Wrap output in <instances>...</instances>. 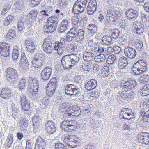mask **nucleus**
Listing matches in <instances>:
<instances>
[{
    "mask_svg": "<svg viewBox=\"0 0 149 149\" xmlns=\"http://www.w3.org/2000/svg\"><path fill=\"white\" fill-rule=\"evenodd\" d=\"M148 63L145 61L139 60L133 64L132 72L136 75L143 73L148 69Z\"/></svg>",
    "mask_w": 149,
    "mask_h": 149,
    "instance_id": "f257e3e1",
    "label": "nucleus"
},
{
    "mask_svg": "<svg viewBox=\"0 0 149 149\" xmlns=\"http://www.w3.org/2000/svg\"><path fill=\"white\" fill-rule=\"evenodd\" d=\"M87 2V0H77L73 6V13L77 14L82 13L86 6Z\"/></svg>",
    "mask_w": 149,
    "mask_h": 149,
    "instance_id": "f03ea898",
    "label": "nucleus"
},
{
    "mask_svg": "<svg viewBox=\"0 0 149 149\" xmlns=\"http://www.w3.org/2000/svg\"><path fill=\"white\" fill-rule=\"evenodd\" d=\"M65 93L68 95L78 96L80 94V89L76 86L73 85L68 84H67L65 90Z\"/></svg>",
    "mask_w": 149,
    "mask_h": 149,
    "instance_id": "7ed1b4c3",
    "label": "nucleus"
},
{
    "mask_svg": "<svg viewBox=\"0 0 149 149\" xmlns=\"http://www.w3.org/2000/svg\"><path fill=\"white\" fill-rule=\"evenodd\" d=\"M28 89L33 96L36 95L38 91V81L36 79L30 77L29 79Z\"/></svg>",
    "mask_w": 149,
    "mask_h": 149,
    "instance_id": "20e7f679",
    "label": "nucleus"
},
{
    "mask_svg": "<svg viewBox=\"0 0 149 149\" xmlns=\"http://www.w3.org/2000/svg\"><path fill=\"white\" fill-rule=\"evenodd\" d=\"M56 78H52L46 87V95L52 96L55 92L56 87Z\"/></svg>",
    "mask_w": 149,
    "mask_h": 149,
    "instance_id": "39448f33",
    "label": "nucleus"
},
{
    "mask_svg": "<svg viewBox=\"0 0 149 149\" xmlns=\"http://www.w3.org/2000/svg\"><path fill=\"white\" fill-rule=\"evenodd\" d=\"M76 121L74 120H65L62 121L61 126L65 131L71 132L76 127Z\"/></svg>",
    "mask_w": 149,
    "mask_h": 149,
    "instance_id": "423d86ee",
    "label": "nucleus"
},
{
    "mask_svg": "<svg viewBox=\"0 0 149 149\" xmlns=\"http://www.w3.org/2000/svg\"><path fill=\"white\" fill-rule=\"evenodd\" d=\"M80 139L76 136L68 135L65 137L64 141L68 146L74 147L76 143L79 144Z\"/></svg>",
    "mask_w": 149,
    "mask_h": 149,
    "instance_id": "0eeeda50",
    "label": "nucleus"
},
{
    "mask_svg": "<svg viewBox=\"0 0 149 149\" xmlns=\"http://www.w3.org/2000/svg\"><path fill=\"white\" fill-rule=\"evenodd\" d=\"M121 15L120 13L118 11L113 10H109L107 12L106 18L111 21L115 22Z\"/></svg>",
    "mask_w": 149,
    "mask_h": 149,
    "instance_id": "6e6552de",
    "label": "nucleus"
},
{
    "mask_svg": "<svg viewBox=\"0 0 149 149\" xmlns=\"http://www.w3.org/2000/svg\"><path fill=\"white\" fill-rule=\"evenodd\" d=\"M6 77L7 80L10 81H14L13 79L17 77V72L15 69L11 68H8L6 71Z\"/></svg>",
    "mask_w": 149,
    "mask_h": 149,
    "instance_id": "1a4fd4ad",
    "label": "nucleus"
},
{
    "mask_svg": "<svg viewBox=\"0 0 149 149\" xmlns=\"http://www.w3.org/2000/svg\"><path fill=\"white\" fill-rule=\"evenodd\" d=\"M44 51L47 54H50L52 50V45L51 39L49 38H46L43 44Z\"/></svg>",
    "mask_w": 149,
    "mask_h": 149,
    "instance_id": "9d476101",
    "label": "nucleus"
},
{
    "mask_svg": "<svg viewBox=\"0 0 149 149\" xmlns=\"http://www.w3.org/2000/svg\"><path fill=\"white\" fill-rule=\"evenodd\" d=\"M77 29L76 28L74 27L70 30L67 33L66 36V40L67 41H70L74 39L77 42L76 37L77 35Z\"/></svg>",
    "mask_w": 149,
    "mask_h": 149,
    "instance_id": "9b49d317",
    "label": "nucleus"
},
{
    "mask_svg": "<svg viewBox=\"0 0 149 149\" xmlns=\"http://www.w3.org/2000/svg\"><path fill=\"white\" fill-rule=\"evenodd\" d=\"M10 45L6 43H2L0 47V53L4 57H8L10 54Z\"/></svg>",
    "mask_w": 149,
    "mask_h": 149,
    "instance_id": "f8f14e48",
    "label": "nucleus"
},
{
    "mask_svg": "<svg viewBox=\"0 0 149 149\" xmlns=\"http://www.w3.org/2000/svg\"><path fill=\"white\" fill-rule=\"evenodd\" d=\"M57 25L54 23L48 21L46 22L44 26L45 32L46 33H50L54 32L56 29Z\"/></svg>",
    "mask_w": 149,
    "mask_h": 149,
    "instance_id": "ddd939ff",
    "label": "nucleus"
},
{
    "mask_svg": "<svg viewBox=\"0 0 149 149\" xmlns=\"http://www.w3.org/2000/svg\"><path fill=\"white\" fill-rule=\"evenodd\" d=\"M124 53L126 57L130 58H134L136 55L135 49L130 47H125L124 50Z\"/></svg>",
    "mask_w": 149,
    "mask_h": 149,
    "instance_id": "4468645a",
    "label": "nucleus"
},
{
    "mask_svg": "<svg viewBox=\"0 0 149 149\" xmlns=\"http://www.w3.org/2000/svg\"><path fill=\"white\" fill-rule=\"evenodd\" d=\"M125 14L127 19L135 20L138 15L137 11L131 8L127 10Z\"/></svg>",
    "mask_w": 149,
    "mask_h": 149,
    "instance_id": "2eb2a0df",
    "label": "nucleus"
},
{
    "mask_svg": "<svg viewBox=\"0 0 149 149\" xmlns=\"http://www.w3.org/2000/svg\"><path fill=\"white\" fill-rule=\"evenodd\" d=\"M97 5L96 0H90L87 8L88 14H93L94 13L96 10Z\"/></svg>",
    "mask_w": 149,
    "mask_h": 149,
    "instance_id": "dca6fc26",
    "label": "nucleus"
},
{
    "mask_svg": "<svg viewBox=\"0 0 149 149\" xmlns=\"http://www.w3.org/2000/svg\"><path fill=\"white\" fill-rule=\"evenodd\" d=\"M45 130L48 133L52 134L56 130L54 122L51 120L48 121L45 124Z\"/></svg>",
    "mask_w": 149,
    "mask_h": 149,
    "instance_id": "f3484780",
    "label": "nucleus"
},
{
    "mask_svg": "<svg viewBox=\"0 0 149 149\" xmlns=\"http://www.w3.org/2000/svg\"><path fill=\"white\" fill-rule=\"evenodd\" d=\"M52 69L49 66L45 67L41 73L42 79L46 81L50 78L52 72Z\"/></svg>",
    "mask_w": 149,
    "mask_h": 149,
    "instance_id": "a211bd4d",
    "label": "nucleus"
},
{
    "mask_svg": "<svg viewBox=\"0 0 149 149\" xmlns=\"http://www.w3.org/2000/svg\"><path fill=\"white\" fill-rule=\"evenodd\" d=\"M61 63L63 67L65 69L70 68L73 66L71 64V61L68 55H66L62 57L61 60Z\"/></svg>",
    "mask_w": 149,
    "mask_h": 149,
    "instance_id": "6ab92c4d",
    "label": "nucleus"
},
{
    "mask_svg": "<svg viewBox=\"0 0 149 149\" xmlns=\"http://www.w3.org/2000/svg\"><path fill=\"white\" fill-rule=\"evenodd\" d=\"M20 66L25 70H27L29 68V62L24 53H22L21 54V58L20 61Z\"/></svg>",
    "mask_w": 149,
    "mask_h": 149,
    "instance_id": "aec40b11",
    "label": "nucleus"
},
{
    "mask_svg": "<svg viewBox=\"0 0 149 149\" xmlns=\"http://www.w3.org/2000/svg\"><path fill=\"white\" fill-rule=\"evenodd\" d=\"M97 52L95 50L86 51L83 54V58L85 60L90 61L92 60L94 57L97 55Z\"/></svg>",
    "mask_w": 149,
    "mask_h": 149,
    "instance_id": "412c9836",
    "label": "nucleus"
},
{
    "mask_svg": "<svg viewBox=\"0 0 149 149\" xmlns=\"http://www.w3.org/2000/svg\"><path fill=\"white\" fill-rule=\"evenodd\" d=\"M127 91H120L119 92L116 96L117 101L119 103L124 102L127 101Z\"/></svg>",
    "mask_w": 149,
    "mask_h": 149,
    "instance_id": "4be33fe9",
    "label": "nucleus"
},
{
    "mask_svg": "<svg viewBox=\"0 0 149 149\" xmlns=\"http://www.w3.org/2000/svg\"><path fill=\"white\" fill-rule=\"evenodd\" d=\"M71 109L70 112L68 113H66L68 116V117H72L74 118V117H77L79 116L81 113V110L79 107H73Z\"/></svg>",
    "mask_w": 149,
    "mask_h": 149,
    "instance_id": "5701e85b",
    "label": "nucleus"
},
{
    "mask_svg": "<svg viewBox=\"0 0 149 149\" xmlns=\"http://www.w3.org/2000/svg\"><path fill=\"white\" fill-rule=\"evenodd\" d=\"M20 103L22 109L25 111H28L30 109V104L25 96L21 97Z\"/></svg>",
    "mask_w": 149,
    "mask_h": 149,
    "instance_id": "b1692460",
    "label": "nucleus"
},
{
    "mask_svg": "<svg viewBox=\"0 0 149 149\" xmlns=\"http://www.w3.org/2000/svg\"><path fill=\"white\" fill-rule=\"evenodd\" d=\"M128 64V59L125 57L120 58L118 61V66L122 69H125Z\"/></svg>",
    "mask_w": 149,
    "mask_h": 149,
    "instance_id": "393cba45",
    "label": "nucleus"
},
{
    "mask_svg": "<svg viewBox=\"0 0 149 149\" xmlns=\"http://www.w3.org/2000/svg\"><path fill=\"white\" fill-rule=\"evenodd\" d=\"M71 107L67 106L65 104H61L59 107V111L62 113H64V116L66 118L68 117V116L66 115L71 111Z\"/></svg>",
    "mask_w": 149,
    "mask_h": 149,
    "instance_id": "a878e982",
    "label": "nucleus"
},
{
    "mask_svg": "<svg viewBox=\"0 0 149 149\" xmlns=\"http://www.w3.org/2000/svg\"><path fill=\"white\" fill-rule=\"evenodd\" d=\"M97 86V81L94 79H92L88 82L85 87L87 90L90 91L94 89Z\"/></svg>",
    "mask_w": 149,
    "mask_h": 149,
    "instance_id": "bb28decb",
    "label": "nucleus"
},
{
    "mask_svg": "<svg viewBox=\"0 0 149 149\" xmlns=\"http://www.w3.org/2000/svg\"><path fill=\"white\" fill-rule=\"evenodd\" d=\"M136 85L135 81L133 79H130L123 83L124 88L130 89L134 88Z\"/></svg>",
    "mask_w": 149,
    "mask_h": 149,
    "instance_id": "cd10ccee",
    "label": "nucleus"
},
{
    "mask_svg": "<svg viewBox=\"0 0 149 149\" xmlns=\"http://www.w3.org/2000/svg\"><path fill=\"white\" fill-rule=\"evenodd\" d=\"M32 65L35 68H39L43 65V61L41 59L33 57L31 61Z\"/></svg>",
    "mask_w": 149,
    "mask_h": 149,
    "instance_id": "c85d7f7f",
    "label": "nucleus"
},
{
    "mask_svg": "<svg viewBox=\"0 0 149 149\" xmlns=\"http://www.w3.org/2000/svg\"><path fill=\"white\" fill-rule=\"evenodd\" d=\"M77 35L76 37L77 42H81L84 39L85 35V30L84 29H79L77 30Z\"/></svg>",
    "mask_w": 149,
    "mask_h": 149,
    "instance_id": "c756f323",
    "label": "nucleus"
},
{
    "mask_svg": "<svg viewBox=\"0 0 149 149\" xmlns=\"http://www.w3.org/2000/svg\"><path fill=\"white\" fill-rule=\"evenodd\" d=\"M71 60V64L73 65L77 63L80 59L81 57L79 54H77L68 55Z\"/></svg>",
    "mask_w": 149,
    "mask_h": 149,
    "instance_id": "7c9ffc66",
    "label": "nucleus"
},
{
    "mask_svg": "<svg viewBox=\"0 0 149 149\" xmlns=\"http://www.w3.org/2000/svg\"><path fill=\"white\" fill-rule=\"evenodd\" d=\"M25 44L28 50L30 52H33L35 49L34 41L31 40H26Z\"/></svg>",
    "mask_w": 149,
    "mask_h": 149,
    "instance_id": "2f4dec72",
    "label": "nucleus"
},
{
    "mask_svg": "<svg viewBox=\"0 0 149 149\" xmlns=\"http://www.w3.org/2000/svg\"><path fill=\"white\" fill-rule=\"evenodd\" d=\"M37 12L36 10L31 11L27 15L26 19L29 22H32L37 17Z\"/></svg>",
    "mask_w": 149,
    "mask_h": 149,
    "instance_id": "473e14b6",
    "label": "nucleus"
},
{
    "mask_svg": "<svg viewBox=\"0 0 149 149\" xmlns=\"http://www.w3.org/2000/svg\"><path fill=\"white\" fill-rule=\"evenodd\" d=\"M1 97L5 99H8L10 97V91L8 88H3L0 94Z\"/></svg>",
    "mask_w": 149,
    "mask_h": 149,
    "instance_id": "72a5a7b5",
    "label": "nucleus"
},
{
    "mask_svg": "<svg viewBox=\"0 0 149 149\" xmlns=\"http://www.w3.org/2000/svg\"><path fill=\"white\" fill-rule=\"evenodd\" d=\"M68 21L66 19H63L60 24L59 31L61 32L65 31L68 27Z\"/></svg>",
    "mask_w": 149,
    "mask_h": 149,
    "instance_id": "f704fd0d",
    "label": "nucleus"
},
{
    "mask_svg": "<svg viewBox=\"0 0 149 149\" xmlns=\"http://www.w3.org/2000/svg\"><path fill=\"white\" fill-rule=\"evenodd\" d=\"M14 21V17L11 15H9L3 21V24L5 26H8Z\"/></svg>",
    "mask_w": 149,
    "mask_h": 149,
    "instance_id": "c9c22d12",
    "label": "nucleus"
},
{
    "mask_svg": "<svg viewBox=\"0 0 149 149\" xmlns=\"http://www.w3.org/2000/svg\"><path fill=\"white\" fill-rule=\"evenodd\" d=\"M34 129H36L39 126L40 121L42 119V118L39 115L36 116L32 118Z\"/></svg>",
    "mask_w": 149,
    "mask_h": 149,
    "instance_id": "e433bc0d",
    "label": "nucleus"
},
{
    "mask_svg": "<svg viewBox=\"0 0 149 149\" xmlns=\"http://www.w3.org/2000/svg\"><path fill=\"white\" fill-rule=\"evenodd\" d=\"M45 143L44 139L41 137H38L35 146L39 147L44 149L45 148Z\"/></svg>",
    "mask_w": 149,
    "mask_h": 149,
    "instance_id": "4c0bfd02",
    "label": "nucleus"
},
{
    "mask_svg": "<svg viewBox=\"0 0 149 149\" xmlns=\"http://www.w3.org/2000/svg\"><path fill=\"white\" fill-rule=\"evenodd\" d=\"M19 48L18 47L15 46L14 47L12 52V58L14 61L16 62L19 56Z\"/></svg>",
    "mask_w": 149,
    "mask_h": 149,
    "instance_id": "58836bf2",
    "label": "nucleus"
},
{
    "mask_svg": "<svg viewBox=\"0 0 149 149\" xmlns=\"http://www.w3.org/2000/svg\"><path fill=\"white\" fill-rule=\"evenodd\" d=\"M106 57L105 55L103 54H100L99 55L95 56L94 60L97 63L103 62L106 59Z\"/></svg>",
    "mask_w": 149,
    "mask_h": 149,
    "instance_id": "ea45409f",
    "label": "nucleus"
},
{
    "mask_svg": "<svg viewBox=\"0 0 149 149\" xmlns=\"http://www.w3.org/2000/svg\"><path fill=\"white\" fill-rule=\"evenodd\" d=\"M141 95L144 96L149 95V84H146L141 90Z\"/></svg>",
    "mask_w": 149,
    "mask_h": 149,
    "instance_id": "a19ab883",
    "label": "nucleus"
},
{
    "mask_svg": "<svg viewBox=\"0 0 149 149\" xmlns=\"http://www.w3.org/2000/svg\"><path fill=\"white\" fill-rule=\"evenodd\" d=\"M102 41L104 44L109 45L112 42V38L110 36H105L102 37Z\"/></svg>",
    "mask_w": 149,
    "mask_h": 149,
    "instance_id": "79ce46f5",
    "label": "nucleus"
},
{
    "mask_svg": "<svg viewBox=\"0 0 149 149\" xmlns=\"http://www.w3.org/2000/svg\"><path fill=\"white\" fill-rule=\"evenodd\" d=\"M11 7V5L10 3L6 4L3 6L1 14L4 15L6 14Z\"/></svg>",
    "mask_w": 149,
    "mask_h": 149,
    "instance_id": "37998d69",
    "label": "nucleus"
},
{
    "mask_svg": "<svg viewBox=\"0 0 149 149\" xmlns=\"http://www.w3.org/2000/svg\"><path fill=\"white\" fill-rule=\"evenodd\" d=\"M16 36L15 31L13 30H9L6 35L8 39L11 40Z\"/></svg>",
    "mask_w": 149,
    "mask_h": 149,
    "instance_id": "c03bdc74",
    "label": "nucleus"
},
{
    "mask_svg": "<svg viewBox=\"0 0 149 149\" xmlns=\"http://www.w3.org/2000/svg\"><path fill=\"white\" fill-rule=\"evenodd\" d=\"M132 117L128 114L127 113H125V112H123V110L120 112L119 114V117L121 119H130L132 118Z\"/></svg>",
    "mask_w": 149,
    "mask_h": 149,
    "instance_id": "a18cd8bd",
    "label": "nucleus"
},
{
    "mask_svg": "<svg viewBox=\"0 0 149 149\" xmlns=\"http://www.w3.org/2000/svg\"><path fill=\"white\" fill-rule=\"evenodd\" d=\"M109 74V67H108L105 66L102 69L101 75L103 77H107Z\"/></svg>",
    "mask_w": 149,
    "mask_h": 149,
    "instance_id": "49530a36",
    "label": "nucleus"
},
{
    "mask_svg": "<svg viewBox=\"0 0 149 149\" xmlns=\"http://www.w3.org/2000/svg\"><path fill=\"white\" fill-rule=\"evenodd\" d=\"M19 125L20 127V129L22 130H26L28 126V124L24 121V118L20 120L19 123Z\"/></svg>",
    "mask_w": 149,
    "mask_h": 149,
    "instance_id": "de8ad7c7",
    "label": "nucleus"
},
{
    "mask_svg": "<svg viewBox=\"0 0 149 149\" xmlns=\"http://www.w3.org/2000/svg\"><path fill=\"white\" fill-rule=\"evenodd\" d=\"M13 136L12 134H9L5 141L6 144L9 147H10L13 142Z\"/></svg>",
    "mask_w": 149,
    "mask_h": 149,
    "instance_id": "09e8293b",
    "label": "nucleus"
},
{
    "mask_svg": "<svg viewBox=\"0 0 149 149\" xmlns=\"http://www.w3.org/2000/svg\"><path fill=\"white\" fill-rule=\"evenodd\" d=\"M66 48L68 52L71 53H74L76 52L77 49V46L72 44L68 45Z\"/></svg>",
    "mask_w": 149,
    "mask_h": 149,
    "instance_id": "8fccbe9b",
    "label": "nucleus"
},
{
    "mask_svg": "<svg viewBox=\"0 0 149 149\" xmlns=\"http://www.w3.org/2000/svg\"><path fill=\"white\" fill-rule=\"evenodd\" d=\"M140 107L142 109L149 108V99L145 100L144 102H140Z\"/></svg>",
    "mask_w": 149,
    "mask_h": 149,
    "instance_id": "3c124183",
    "label": "nucleus"
},
{
    "mask_svg": "<svg viewBox=\"0 0 149 149\" xmlns=\"http://www.w3.org/2000/svg\"><path fill=\"white\" fill-rule=\"evenodd\" d=\"M89 123L91 127L94 129L98 127L99 125V123L98 121L97 120H95L94 119H90L89 120Z\"/></svg>",
    "mask_w": 149,
    "mask_h": 149,
    "instance_id": "603ef678",
    "label": "nucleus"
},
{
    "mask_svg": "<svg viewBox=\"0 0 149 149\" xmlns=\"http://www.w3.org/2000/svg\"><path fill=\"white\" fill-rule=\"evenodd\" d=\"M148 76L146 74L141 75L139 79V82L141 84H144L148 81Z\"/></svg>",
    "mask_w": 149,
    "mask_h": 149,
    "instance_id": "864d4df0",
    "label": "nucleus"
},
{
    "mask_svg": "<svg viewBox=\"0 0 149 149\" xmlns=\"http://www.w3.org/2000/svg\"><path fill=\"white\" fill-rule=\"evenodd\" d=\"M116 59V57L113 55H109L106 61V62L108 64H113Z\"/></svg>",
    "mask_w": 149,
    "mask_h": 149,
    "instance_id": "5fc2aeb1",
    "label": "nucleus"
},
{
    "mask_svg": "<svg viewBox=\"0 0 149 149\" xmlns=\"http://www.w3.org/2000/svg\"><path fill=\"white\" fill-rule=\"evenodd\" d=\"M58 46V45H55L54 49L55 50L57 51L58 54L61 55L62 54L65 47H61V46L59 47Z\"/></svg>",
    "mask_w": 149,
    "mask_h": 149,
    "instance_id": "6e6d98bb",
    "label": "nucleus"
},
{
    "mask_svg": "<svg viewBox=\"0 0 149 149\" xmlns=\"http://www.w3.org/2000/svg\"><path fill=\"white\" fill-rule=\"evenodd\" d=\"M67 41L66 40V37L61 38L60 40V42L56 41L55 43L56 45H58V46L64 47L65 45V41Z\"/></svg>",
    "mask_w": 149,
    "mask_h": 149,
    "instance_id": "4d7b16f0",
    "label": "nucleus"
},
{
    "mask_svg": "<svg viewBox=\"0 0 149 149\" xmlns=\"http://www.w3.org/2000/svg\"><path fill=\"white\" fill-rule=\"evenodd\" d=\"M59 20V18L58 17L56 16H52L50 17L47 19L48 21H49V22H50L52 23H54L56 25L57 24Z\"/></svg>",
    "mask_w": 149,
    "mask_h": 149,
    "instance_id": "13d9d810",
    "label": "nucleus"
},
{
    "mask_svg": "<svg viewBox=\"0 0 149 149\" xmlns=\"http://www.w3.org/2000/svg\"><path fill=\"white\" fill-rule=\"evenodd\" d=\"M88 29L92 33H94L96 32L97 30V28L96 26L94 24H90L88 26Z\"/></svg>",
    "mask_w": 149,
    "mask_h": 149,
    "instance_id": "bf43d9fd",
    "label": "nucleus"
},
{
    "mask_svg": "<svg viewBox=\"0 0 149 149\" xmlns=\"http://www.w3.org/2000/svg\"><path fill=\"white\" fill-rule=\"evenodd\" d=\"M127 101L133 99L135 96L136 94L133 92L127 91Z\"/></svg>",
    "mask_w": 149,
    "mask_h": 149,
    "instance_id": "052dcab7",
    "label": "nucleus"
},
{
    "mask_svg": "<svg viewBox=\"0 0 149 149\" xmlns=\"http://www.w3.org/2000/svg\"><path fill=\"white\" fill-rule=\"evenodd\" d=\"M135 47L136 50L138 51H141L142 50L143 43L141 41L136 42L135 45Z\"/></svg>",
    "mask_w": 149,
    "mask_h": 149,
    "instance_id": "680f3d73",
    "label": "nucleus"
},
{
    "mask_svg": "<svg viewBox=\"0 0 149 149\" xmlns=\"http://www.w3.org/2000/svg\"><path fill=\"white\" fill-rule=\"evenodd\" d=\"M25 23V21L22 19H20L17 24V27L19 31H22L23 28Z\"/></svg>",
    "mask_w": 149,
    "mask_h": 149,
    "instance_id": "e2e57ef3",
    "label": "nucleus"
},
{
    "mask_svg": "<svg viewBox=\"0 0 149 149\" xmlns=\"http://www.w3.org/2000/svg\"><path fill=\"white\" fill-rule=\"evenodd\" d=\"M26 80L24 78H22L18 85V88L20 90L23 89L25 86Z\"/></svg>",
    "mask_w": 149,
    "mask_h": 149,
    "instance_id": "0e129e2a",
    "label": "nucleus"
},
{
    "mask_svg": "<svg viewBox=\"0 0 149 149\" xmlns=\"http://www.w3.org/2000/svg\"><path fill=\"white\" fill-rule=\"evenodd\" d=\"M140 139V142L146 144H148L149 143V134H148L144 138H142Z\"/></svg>",
    "mask_w": 149,
    "mask_h": 149,
    "instance_id": "69168bd1",
    "label": "nucleus"
},
{
    "mask_svg": "<svg viewBox=\"0 0 149 149\" xmlns=\"http://www.w3.org/2000/svg\"><path fill=\"white\" fill-rule=\"evenodd\" d=\"M56 149H65L66 147L64 144L60 143H58L55 144Z\"/></svg>",
    "mask_w": 149,
    "mask_h": 149,
    "instance_id": "338daca9",
    "label": "nucleus"
},
{
    "mask_svg": "<svg viewBox=\"0 0 149 149\" xmlns=\"http://www.w3.org/2000/svg\"><path fill=\"white\" fill-rule=\"evenodd\" d=\"M72 20L73 24L75 25H77L78 22H79V18L78 15H76L73 17Z\"/></svg>",
    "mask_w": 149,
    "mask_h": 149,
    "instance_id": "774afa93",
    "label": "nucleus"
}]
</instances>
